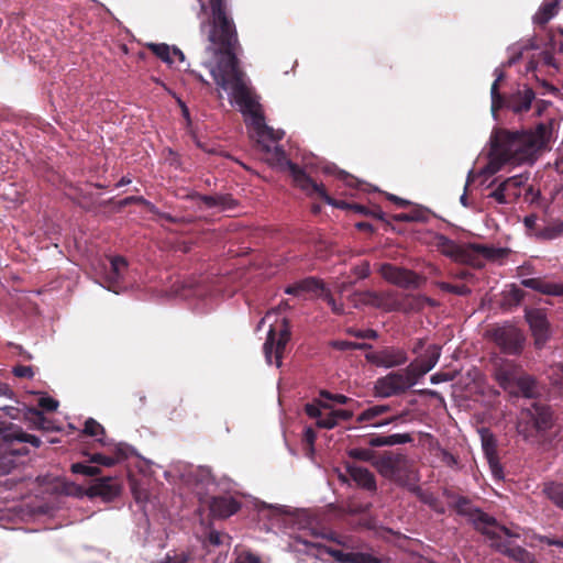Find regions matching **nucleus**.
I'll return each instance as SVG.
<instances>
[{"mask_svg": "<svg viewBox=\"0 0 563 563\" xmlns=\"http://www.w3.org/2000/svg\"><path fill=\"white\" fill-rule=\"evenodd\" d=\"M552 231L554 232V234H551V238L563 234V221L555 224Z\"/></svg>", "mask_w": 563, "mask_h": 563, "instance_id": "obj_63", "label": "nucleus"}, {"mask_svg": "<svg viewBox=\"0 0 563 563\" xmlns=\"http://www.w3.org/2000/svg\"><path fill=\"white\" fill-rule=\"evenodd\" d=\"M38 406L46 411H54L58 407V401L52 397L44 396L40 398Z\"/></svg>", "mask_w": 563, "mask_h": 563, "instance_id": "obj_49", "label": "nucleus"}, {"mask_svg": "<svg viewBox=\"0 0 563 563\" xmlns=\"http://www.w3.org/2000/svg\"><path fill=\"white\" fill-rule=\"evenodd\" d=\"M512 396H522L526 398H533L537 394L536 380L532 376L527 375L522 372L517 384L516 391L509 393Z\"/></svg>", "mask_w": 563, "mask_h": 563, "instance_id": "obj_32", "label": "nucleus"}, {"mask_svg": "<svg viewBox=\"0 0 563 563\" xmlns=\"http://www.w3.org/2000/svg\"><path fill=\"white\" fill-rule=\"evenodd\" d=\"M437 246L443 255L454 260L455 262L462 263L468 262L470 251H473L485 258H494L497 253V250L494 247L481 244H472L468 249H464L444 235H439L437 238Z\"/></svg>", "mask_w": 563, "mask_h": 563, "instance_id": "obj_10", "label": "nucleus"}, {"mask_svg": "<svg viewBox=\"0 0 563 563\" xmlns=\"http://www.w3.org/2000/svg\"><path fill=\"white\" fill-rule=\"evenodd\" d=\"M319 297L323 298L327 303L331 307V310L336 314H342L344 312V308L342 303L336 302V300L332 297L330 291L322 286V289L318 294Z\"/></svg>", "mask_w": 563, "mask_h": 563, "instance_id": "obj_41", "label": "nucleus"}, {"mask_svg": "<svg viewBox=\"0 0 563 563\" xmlns=\"http://www.w3.org/2000/svg\"><path fill=\"white\" fill-rule=\"evenodd\" d=\"M147 47L155 54L159 59L169 66L174 65L176 60L184 63L185 55L176 46H169L165 43H150Z\"/></svg>", "mask_w": 563, "mask_h": 563, "instance_id": "obj_22", "label": "nucleus"}, {"mask_svg": "<svg viewBox=\"0 0 563 563\" xmlns=\"http://www.w3.org/2000/svg\"><path fill=\"white\" fill-rule=\"evenodd\" d=\"M366 360L378 367L390 368L407 363L408 356L404 349L387 346L379 351L367 353Z\"/></svg>", "mask_w": 563, "mask_h": 563, "instance_id": "obj_15", "label": "nucleus"}, {"mask_svg": "<svg viewBox=\"0 0 563 563\" xmlns=\"http://www.w3.org/2000/svg\"><path fill=\"white\" fill-rule=\"evenodd\" d=\"M496 79L494 80L490 88L492 98V113L496 119V111L503 107H506L516 114H521L530 110L532 101L536 99L534 91L528 86L523 85L509 95L507 99H504L499 91V81L504 79V73L500 68L495 69Z\"/></svg>", "mask_w": 563, "mask_h": 563, "instance_id": "obj_6", "label": "nucleus"}, {"mask_svg": "<svg viewBox=\"0 0 563 563\" xmlns=\"http://www.w3.org/2000/svg\"><path fill=\"white\" fill-rule=\"evenodd\" d=\"M374 308L382 309L384 311H397L400 310L401 305L394 291H382L376 292Z\"/></svg>", "mask_w": 563, "mask_h": 563, "instance_id": "obj_31", "label": "nucleus"}, {"mask_svg": "<svg viewBox=\"0 0 563 563\" xmlns=\"http://www.w3.org/2000/svg\"><path fill=\"white\" fill-rule=\"evenodd\" d=\"M109 482H110V479L107 478V479H102L98 484L93 485L91 487L92 494L93 495H100V496L106 497V498H109V497L115 495L117 494V487L111 485Z\"/></svg>", "mask_w": 563, "mask_h": 563, "instance_id": "obj_37", "label": "nucleus"}, {"mask_svg": "<svg viewBox=\"0 0 563 563\" xmlns=\"http://www.w3.org/2000/svg\"><path fill=\"white\" fill-rule=\"evenodd\" d=\"M375 295H376V291H373V290L355 291L352 295H350L347 299H349V302L354 308H357V309L366 307V306L374 307Z\"/></svg>", "mask_w": 563, "mask_h": 563, "instance_id": "obj_34", "label": "nucleus"}, {"mask_svg": "<svg viewBox=\"0 0 563 563\" xmlns=\"http://www.w3.org/2000/svg\"><path fill=\"white\" fill-rule=\"evenodd\" d=\"M482 448H483L484 454L487 460L498 457L497 451H496V440L493 437V434H489V433L482 434Z\"/></svg>", "mask_w": 563, "mask_h": 563, "instance_id": "obj_36", "label": "nucleus"}, {"mask_svg": "<svg viewBox=\"0 0 563 563\" xmlns=\"http://www.w3.org/2000/svg\"><path fill=\"white\" fill-rule=\"evenodd\" d=\"M382 277L397 287L405 289H417L423 283L424 278L405 267L396 266L389 263L382 264L379 267Z\"/></svg>", "mask_w": 563, "mask_h": 563, "instance_id": "obj_11", "label": "nucleus"}, {"mask_svg": "<svg viewBox=\"0 0 563 563\" xmlns=\"http://www.w3.org/2000/svg\"><path fill=\"white\" fill-rule=\"evenodd\" d=\"M306 413L317 420V426L323 429H333L336 426V421L333 418L331 411V405L318 400L313 404H307L305 407Z\"/></svg>", "mask_w": 563, "mask_h": 563, "instance_id": "obj_18", "label": "nucleus"}, {"mask_svg": "<svg viewBox=\"0 0 563 563\" xmlns=\"http://www.w3.org/2000/svg\"><path fill=\"white\" fill-rule=\"evenodd\" d=\"M522 374L519 365L505 361L498 364L495 369V378L499 386L507 393L516 391V384Z\"/></svg>", "mask_w": 563, "mask_h": 563, "instance_id": "obj_17", "label": "nucleus"}, {"mask_svg": "<svg viewBox=\"0 0 563 563\" xmlns=\"http://www.w3.org/2000/svg\"><path fill=\"white\" fill-rule=\"evenodd\" d=\"M290 547L294 551L302 552L314 558H322L324 554H329L342 563H386L369 553L332 550L325 547L322 543V539L314 532L308 533L307 531H302L292 537Z\"/></svg>", "mask_w": 563, "mask_h": 563, "instance_id": "obj_5", "label": "nucleus"}, {"mask_svg": "<svg viewBox=\"0 0 563 563\" xmlns=\"http://www.w3.org/2000/svg\"><path fill=\"white\" fill-rule=\"evenodd\" d=\"M71 471L75 474H82L85 476H96L100 473L98 466H92L85 463H74L71 465Z\"/></svg>", "mask_w": 563, "mask_h": 563, "instance_id": "obj_42", "label": "nucleus"}, {"mask_svg": "<svg viewBox=\"0 0 563 563\" xmlns=\"http://www.w3.org/2000/svg\"><path fill=\"white\" fill-rule=\"evenodd\" d=\"M230 540H231V538L229 536L221 533L219 531H216V530H211V531H209L206 540H203V545L207 548L209 545L220 547L223 544H229Z\"/></svg>", "mask_w": 563, "mask_h": 563, "instance_id": "obj_38", "label": "nucleus"}, {"mask_svg": "<svg viewBox=\"0 0 563 563\" xmlns=\"http://www.w3.org/2000/svg\"><path fill=\"white\" fill-rule=\"evenodd\" d=\"M8 438L18 440L20 442L31 443L34 446H40V444H41V440L37 437H35L33 434H26V433L22 432L21 430L15 431L14 433L4 435V439H8Z\"/></svg>", "mask_w": 563, "mask_h": 563, "instance_id": "obj_43", "label": "nucleus"}, {"mask_svg": "<svg viewBox=\"0 0 563 563\" xmlns=\"http://www.w3.org/2000/svg\"><path fill=\"white\" fill-rule=\"evenodd\" d=\"M387 197H388L389 200L396 202L399 206H406V205L409 203L407 200H405L402 198H399V197H397L395 195H391V194H389Z\"/></svg>", "mask_w": 563, "mask_h": 563, "instance_id": "obj_62", "label": "nucleus"}, {"mask_svg": "<svg viewBox=\"0 0 563 563\" xmlns=\"http://www.w3.org/2000/svg\"><path fill=\"white\" fill-rule=\"evenodd\" d=\"M352 286V283L349 282H341L335 285V289L341 295L344 294L350 287Z\"/></svg>", "mask_w": 563, "mask_h": 563, "instance_id": "obj_60", "label": "nucleus"}, {"mask_svg": "<svg viewBox=\"0 0 563 563\" xmlns=\"http://www.w3.org/2000/svg\"><path fill=\"white\" fill-rule=\"evenodd\" d=\"M417 384L416 378L406 367L404 371L390 372L377 378L374 391L377 397L389 398L399 396Z\"/></svg>", "mask_w": 563, "mask_h": 563, "instance_id": "obj_8", "label": "nucleus"}, {"mask_svg": "<svg viewBox=\"0 0 563 563\" xmlns=\"http://www.w3.org/2000/svg\"><path fill=\"white\" fill-rule=\"evenodd\" d=\"M552 135L551 124L539 123L533 130L509 131L496 129L490 135L489 161L484 174L494 175L505 164H533L547 147Z\"/></svg>", "mask_w": 563, "mask_h": 563, "instance_id": "obj_2", "label": "nucleus"}, {"mask_svg": "<svg viewBox=\"0 0 563 563\" xmlns=\"http://www.w3.org/2000/svg\"><path fill=\"white\" fill-rule=\"evenodd\" d=\"M153 563H188V556L184 552L167 554L163 560Z\"/></svg>", "mask_w": 563, "mask_h": 563, "instance_id": "obj_48", "label": "nucleus"}, {"mask_svg": "<svg viewBox=\"0 0 563 563\" xmlns=\"http://www.w3.org/2000/svg\"><path fill=\"white\" fill-rule=\"evenodd\" d=\"M559 2L560 0L544 2L533 15V22L541 25L548 23L556 15Z\"/></svg>", "mask_w": 563, "mask_h": 563, "instance_id": "obj_33", "label": "nucleus"}, {"mask_svg": "<svg viewBox=\"0 0 563 563\" xmlns=\"http://www.w3.org/2000/svg\"><path fill=\"white\" fill-rule=\"evenodd\" d=\"M351 333L356 338L362 339H376L378 336L377 332L373 329H366V330H353Z\"/></svg>", "mask_w": 563, "mask_h": 563, "instance_id": "obj_54", "label": "nucleus"}, {"mask_svg": "<svg viewBox=\"0 0 563 563\" xmlns=\"http://www.w3.org/2000/svg\"><path fill=\"white\" fill-rule=\"evenodd\" d=\"M235 563H262L260 558L252 553H241L238 555Z\"/></svg>", "mask_w": 563, "mask_h": 563, "instance_id": "obj_55", "label": "nucleus"}, {"mask_svg": "<svg viewBox=\"0 0 563 563\" xmlns=\"http://www.w3.org/2000/svg\"><path fill=\"white\" fill-rule=\"evenodd\" d=\"M543 492L554 505L563 510V484H545Z\"/></svg>", "mask_w": 563, "mask_h": 563, "instance_id": "obj_35", "label": "nucleus"}, {"mask_svg": "<svg viewBox=\"0 0 563 563\" xmlns=\"http://www.w3.org/2000/svg\"><path fill=\"white\" fill-rule=\"evenodd\" d=\"M456 511L463 516H467L473 522L474 527L486 534L488 538H500L501 534L507 537H517L510 532L505 526H500L496 522L495 518L483 512L482 510L474 508L472 504L464 497L457 498L455 501Z\"/></svg>", "mask_w": 563, "mask_h": 563, "instance_id": "obj_7", "label": "nucleus"}, {"mask_svg": "<svg viewBox=\"0 0 563 563\" xmlns=\"http://www.w3.org/2000/svg\"><path fill=\"white\" fill-rule=\"evenodd\" d=\"M347 455L354 460L364 462H374L376 460L375 452L367 448H353L347 451Z\"/></svg>", "mask_w": 563, "mask_h": 563, "instance_id": "obj_39", "label": "nucleus"}, {"mask_svg": "<svg viewBox=\"0 0 563 563\" xmlns=\"http://www.w3.org/2000/svg\"><path fill=\"white\" fill-rule=\"evenodd\" d=\"M539 46L533 38H528L525 41H520L515 43L508 47V59L506 62L507 66H511L516 64L523 55L526 51L529 49H538Z\"/></svg>", "mask_w": 563, "mask_h": 563, "instance_id": "obj_29", "label": "nucleus"}, {"mask_svg": "<svg viewBox=\"0 0 563 563\" xmlns=\"http://www.w3.org/2000/svg\"><path fill=\"white\" fill-rule=\"evenodd\" d=\"M452 378L453 377L450 374H446V373H435V374L431 375L430 382L432 384L437 385V384H440V383H443V382H449Z\"/></svg>", "mask_w": 563, "mask_h": 563, "instance_id": "obj_57", "label": "nucleus"}, {"mask_svg": "<svg viewBox=\"0 0 563 563\" xmlns=\"http://www.w3.org/2000/svg\"><path fill=\"white\" fill-rule=\"evenodd\" d=\"M316 438H317V434H316V432L313 431L312 428H306L305 429L303 442L307 444L308 451H309L310 455L313 453V444H314Z\"/></svg>", "mask_w": 563, "mask_h": 563, "instance_id": "obj_50", "label": "nucleus"}, {"mask_svg": "<svg viewBox=\"0 0 563 563\" xmlns=\"http://www.w3.org/2000/svg\"><path fill=\"white\" fill-rule=\"evenodd\" d=\"M113 452L117 455V457H114V459L117 460V463H118L120 460L126 459L130 455L134 454V449L132 446H130L129 444L121 442V443L113 444Z\"/></svg>", "mask_w": 563, "mask_h": 563, "instance_id": "obj_44", "label": "nucleus"}, {"mask_svg": "<svg viewBox=\"0 0 563 563\" xmlns=\"http://www.w3.org/2000/svg\"><path fill=\"white\" fill-rule=\"evenodd\" d=\"M287 301H282L276 308L269 310L261 320L257 330L262 324L268 323L267 338L263 346L266 363L275 364L276 367L282 366V358L286 345L290 339V328L285 317H278L282 310L289 309Z\"/></svg>", "mask_w": 563, "mask_h": 563, "instance_id": "obj_3", "label": "nucleus"}, {"mask_svg": "<svg viewBox=\"0 0 563 563\" xmlns=\"http://www.w3.org/2000/svg\"><path fill=\"white\" fill-rule=\"evenodd\" d=\"M537 221L538 217L536 214H529L525 217L523 224L526 225L527 229L532 230L534 229Z\"/></svg>", "mask_w": 563, "mask_h": 563, "instance_id": "obj_59", "label": "nucleus"}, {"mask_svg": "<svg viewBox=\"0 0 563 563\" xmlns=\"http://www.w3.org/2000/svg\"><path fill=\"white\" fill-rule=\"evenodd\" d=\"M521 285L543 295L563 297L562 283L545 282L541 278H525L521 279Z\"/></svg>", "mask_w": 563, "mask_h": 563, "instance_id": "obj_24", "label": "nucleus"}, {"mask_svg": "<svg viewBox=\"0 0 563 563\" xmlns=\"http://www.w3.org/2000/svg\"><path fill=\"white\" fill-rule=\"evenodd\" d=\"M200 200L209 209L217 211H228L235 207V200L230 195H205Z\"/></svg>", "mask_w": 563, "mask_h": 563, "instance_id": "obj_28", "label": "nucleus"}, {"mask_svg": "<svg viewBox=\"0 0 563 563\" xmlns=\"http://www.w3.org/2000/svg\"><path fill=\"white\" fill-rule=\"evenodd\" d=\"M390 409L388 405H375L367 409H365L360 416L357 417L358 422H372V426L375 428H380L384 426H387L394 421L397 420V417H393L389 419H385L382 421L375 422L374 420L379 417L380 415L387 412Z\"/></svg>", "mask_w": 563, "mask_h": 563, "instance_id": "obj_26", "label": "nucleus"}, {"mask_svg": "<svg viewBox=\"0 0 563 563\" xmlns=\"http://www.w3.org/2000/svg\"><path fill=\"white\" fill-rule=\"evenodd\" d=\"M84 432L88 435L96 437L100 433H103L104 429L95 419L89 418L85 423Z\"/></svg>", "mask_w": 563, "mask_h": 563, "instance_id": "obj_45", "label": "nucleus"}, {"mask_svg": "<svg viewBox=\"0 0 563 563\" xmlns=\"http://www.w3.org/2000/svg\"><path fill=\"white\" fill-rule=\"evenodd\" d=\"M131 203H143V205H146V206L151 205L146 199H144L141 196L126 197V198H124L121 201L122 206H128V205H131Z\"/></svg>", "mask_w": 563, "mask_h": 563, "instance_id": "obj_56", "label": "nucleus"}, {"mask_svg": "<svg viewBox=\"0 0 563 563\" xmlns=\"http://www.w3.org/2000/svg\"><path fill=\"white\" fill-rule=\"evenodd\" d=\"M510 532L512 533V531H510ZM514 534H517L516 538L519 537V533H517V532H514ZM504 537H505V534H501L500 538H497V537L489 538L492 540L490 545L496 548V550H498L499 552L506 553L517 561H520L522 563H532V561H533L532 556L528 551H526L525 549L519 548V547L511 548L509 544L501 541V539ZM506 538H507V536H506ZM510 538L511 537H508V539H510Z\"/></svg>", "mask_w": 563, "mask_h": 563, "instance_id": "obj_23", "label": "nucleus"}, {"mask_svg": "<svg viewBox=\"0 0 563 563\" xmlns=\"http://www.w3.org/2000/svg\"><path fill=\"white\" fill-rule=\"evenodd\" d=\"M437 286L443 291H448L459 296H466L471 294V289L465 285H452L445 282H439L437 283Z\"/></svg>", "mask_w": 563, "mask_h": 563, "instance_id": "obj_40", "label": "nucleus"}, {"mask_svg": "<svg viewBox=\"0 0 563 563\" xmlns=\"http://www.w3.org/2000/svg\"><path fill=\"white\" fill-rule=\"evenodd\" d=\"M13 373L18 377H32L33 371L30 366H18L13 369Z\"/></svg>", "mask_w": 563, "mask_h": 563, "instance_id": "obj_58", "label": "nucleus"}, {"mask_svg": "<svg viewBox=\"0 0 563 563\" xmlns=\"http://www.w3.org/2000/svg\"><path fill=\"white\" fill-rule=\"evenodd\" d=\"M525 317L534 338L536 347L542 349L550 338V324L545 312L539 308H530L526 309Z\"/></svg>", "mask_w": 563, "mask_h": 563, "instance_id": "obj_14", "label": "nucleus"}, {"mask_svg": "<svg viewBox=\"0 0 563 563\" xmlns=\"http://www.w3.org/2000/svg\"><path fill=\"white\" fill-rule=\"evenodd\" d=\"M525 419H527L537 431H545L552 424V413L550 409L545 406L533 404L531 408L522 410L520 421L517 426L518 432L523 434L525 438L529 435L528 430L523 428L522 424Z\"/></svg>", "mask_w": 563, "mask_h": 563, "instance_id": "obj_13", "label": "nucleus"}, {"mask_svg": "<svg viewBox=\"0 0 563 563\" xmlns=\"http://www.w3.org/2000/svg\"><path fill=\"white\" fill-rule=\"evenodd\" d=\"M126 269L128 262L124 257L113 256L110 258L109 266L104 269V280L109 290H112L115 294L120 292L115 286L123 279Z\"/></svg>", "mask_w": 563, "mask_h": 563, "instance_id": "obj_19", "label": "nucleus"}, {"mask_svg": "<svg viewBox=\"0 0 563 563\" xmlns=\"http://www.w3.org/2000/svg\"><path fill=\"white\" fill-rule=\"evenodd\" d=\"M90 462L96 463V464H101V465L109 467V466L114 465L117 463V460L112 456H107V455H103L100 453H96L90 456Z\"/></svg>", "mask_w": 563, "mask_h": 563, "instance_id": "obj_46", "label": "nucleus"}, {"mask_svg": "<svg viewBox=\"0 0 563 563\" xmlns=\"http://www.w3.org/2000/svg\"><path fill=\"white\" fill-rule=\"evenodd\" d=\"M441 355V349L437 344L429 345L424 353L419 355L413 362H411L407 367L409 372L413 375L416 380L424 376L429 373L438 363Z\"/></svg>", "mask_w": 563, "mask_h": 563, "instance_id": "obj_16", "label": "nucleus"}, {"mask_svg": "<svg viewBox=\"0 0 563 563\" xmlns=\"http://www.w3.org/2000/svg\"><path fill=\"white\" fill-rule=\"evenodd\" d=\"M542 541L549 545H556V547L563 548V541L558 540V539H551V538L545 537L542 539Z\"/></svg>", "mask_w": 563, "mask_h": 563, "instance_id": "obj_61", "label": "nucleus"}, {"mask_svg": "<svg viewBox=\"0 0 563 563\" xmlns=\"http://www.w3.org/2000/svg\"><path fill=\"white\" fill-rule=\"evenodd\" d=\"M353 273L360 278L364 279L369 275V264L367 262L362 263L353 268Z\"/></svg>", "mask_w": 563, "mask_h": 563, "instance_id": "obj_53", "label": "nucleus"}, {"mask_svg": "<svg viewBox=\"0 0 563 563\" xmlns=\"http://www.w3.org/2000/svg\"><path fill=\"white\" fill-rule=\"evenodd\" d=\"M411 441L408 433H395L389 435H374L368 440V444L373 448L391 446L397 444H405Z\"/></svg>", "mask_w": 563, "mask_h": 563, "instance_id": "obj_30", "label": "nucleus"}, {"mask_svg": "<svg viewBox=\"0 0 563 563\" xmlns=\"http://www.w3.org/2000/svg\"><path fill=\"white\" fill-rule=\"evenodd\" d=\"M189 7L200 21V31L205 33L208 29L210 44L206 52L213 57L214 64L203 62V65L209 68L218 87L228 92L230 102L244 115L264 159L272 167L289 170L294 181L302 190L316 192L332 203L323 188L286 157L285 151L277 144L283 139L284 131L274 130L265 123L257 98L238 65V37L233 21L225 12V0H191Z\"/></svg>", "mask_w": 563, "mask_h": 563, "instance_id": "obj_1", "label": "nucleus"}, {"mask_svg": "<svg viewBox=\"0 0 563 563\" xmlns=\"http://www.w3.org/2000/svg\"><path fill=\"white\" fill-rule=\"evenodd\" d=\"M346 474L361 488H364L369 492L376 490L377 486L375 476L368 468L355 464H346Z\"/></svg>", "mask_w": 563, "mask_h": 563, "instance_id": "obj_21", "label": "nucleus"}, {"mask_svg": "<svg viewBox=\"0 0 563 563\" xmlns=\"http://www.w3.org/2000/svg\"><path fill=\"white\" fill-rule=\"evenodd\" d=\"M331 411L333 413L334 420L336 421V426L339 424L340 421H347L353 416L352 411H350V410L334 409L332 406H331Z\"/></svg>", "mask_w": 563, "mask_h": 563, "instance_id": "obj_51", "label": "nucleus"}, {"mask_svg": "<svg viewBox=\"0 0 563 563\" xmlns=\"http://www.w3.org/2000/svg\"><path fill=\"white\" fill-rule=\"evenodd\" d=\"M320 397L323 398V399H327V400H331V401L341 404V405H344V404H346L350 400L345 395H342V394H331V393H329L327 390H321L320 391Z\"/></svg>", "mask_w": 563, "mask_h": 563, "instance_id": "obj_47", "label": "nucleus"}, {"mask_svg": "<svg viewBox=\"0 0 563 563\" xmlns=\"http://www.w3.org/2000/svg\"><path fill=\"white\" fill-rule=\"evenodd\" d=\"M131 181H132V180H131V178H129V177L124 176V177H122V178L118 181L117 187L126 186V185L131 184Z\"/></svg>", "mask_w": 563, "mask_h": 563, "instance_id": "obj_64", "label": "nucleus"}, {"mask_svg": "<svg viewBox=\"0 0 563 563\" xmlns=\"http://www.w3.org/2000/svg\"><path fill=\"white\" fill-rule=\"evenodd\" d=\"M373 466L386 479L407 487L411 493L421 496L418 485V473L413 462L405 454L388 452L377 457Z\"/></svg>", "mask_w": 563, "mask_h": 563, "instance_id": "obj_4", "label": "nucleus"}, {"mask_svg": "<svg viewBox=\"0 0 563 563\" xmlns=\"http://www.w3.org/2000/svg\"><path fill=\"white\" fill-rule=\"evenodd\" d=\"M323 284L314 277H308L294 283L285 288V294L291 296H301L305 292H313L318 295L322 289Z\"/></svg>", "mask_w": 563, "mask_h": 563, "instance_id": "obj_27", "label": "nucleus"}, {"mask_svg": "<svg viewBox=\"0 0 563 563\" xmlns=\"http://www.w3.org/2000/svg\"><path fill=\"white\" fill-rule=\"evenodd\" d=\"M528 175L519 174L504 179L498 183V179H494L489 187L497 185L488 195V198L494 199L499 205H510L517 201L521 196L522 188L528 183Z\"/></svg>", "mask_w": 563, "mask_h": 563, "instance_id": "obj_9", "label": "nucleus"}, {"mask_svg": "<svg viewBox=\"0 0 563 563\" xmlns=\"http://www.w3.org/2000/svg\"><path fill=\"white\" fill-rule=\"evenodd\" d=\"M492 339L507 354H519L523 349L525 336L512 324H504L494 329Z\"/></svg>", "mask_w": 563, "mask_h": 563, "instance_id": "obj_12", "label": "nucleus"}, {"mask_svg": "<svg viewBox=\"0 0 563 563\" xmlns=\"http://www.w3.org/2000/svg\"><path fill=\"white\" fill-rule=\"evenodd\" d=\"M183 481L195 489L198 495H201L202 489L213 484L210 471L205 467L189 468L188 472L183 475Z\"/></svg>", "mask_w": 563, "mask_h": 563, "instance_id": "obj_20", "label": "nucleus"}, {"mask_svg": "<svg viewBox=\"0 0 563 563\" xmlns=\"http://www.w3.org/2000/svg\"><path fill=\"white\" fill-rule=\"evenodd\" d=\"M487 461H488V464H489V467H490L493 476L496 479H501L504 477V473H503V467H501V465H500V463L498 461V457L492 459V460H487Z\"/></svg>", "mask_w": 563, "mask_h": 563, "instance_id": "obj_52", "label": "nucleus"}, {"mask_svg": "<svg viewBox=\"0 0 563 563\" xmlns=\"http://www.w3.org/2000/svg\"><path fill=\"white\" fill-rule=\"evenodd\" d=\"M210 511L219 518H228L234 515L239 508V503L232 497H213L210 501Z\"/></svg>", "mask_w": 563, "mask_h": 563, "instance_id": "obj_25", "label": "nucleus"}]
</instances>
